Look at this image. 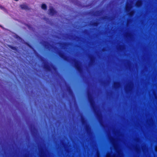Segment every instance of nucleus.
<instances>
[{
    "mask_svg": "<svg viewBox=\"0 0 157 157\" xmlns=\"http://www.w3.org/2000/svg\"><path fill=\"white\" fill-rule=\"evenodd\" d=\"M122 47V45H121L120 46V48H121V47Z\"/></svg>",
    "mask_w": 157,
    "mask_h": 157,
    "instance_id": "26",
    "label": "nucleus"
},
{
    "mask_svg": "<svg viewBox=\"0 0 157 157\" xmlns=\"http://www.w3.org/2000/svg\"><path fill=\"white\" fill-rule=\"evenodd\" d=\"M44 42L46 43H47V44H49V43L47 41H44Z\"/></svg>",
    "mask_w": 157,
    "mask_h": 157,
    "instance_id": "24",
    "label": "nucleus"
},
{
    "mask_svg": "<svg viewBox=\"0 0 157 157\" xmlns=\"http://www.w3.org/2000/svg\"><path fill=\"white\" fill-rule=\"evenodd\" d=\"M52 67L53 69L54 70H56V67L55 66H54L53 65H52Z\"/></svg>",
    "mask_w": 157,
    "mask_h": 157,
    "instance_id": "18",
    "label": "nucleus"
},
{
    "mask_svg": "<svg viewBox=\"0 0 157 157\" xmlns=\"http://www.w3.org/2000/svg\"><path fill=\"white\" fill-rule=\"evenodd\" d=\"M94 57L93 56H91L90 58V62L91 63H93L94 61Z\"/></svg>",
    "mask_w": 157,
    "mask_h": 157,
    "instance_id": "14",
    "label": "nucleus"
},
{
    "mask_svg": "<svg viewBox=\"0 0 157 157\" xmlns=\"http://www.w3.org/2000/svg\"><path fill=\"white\" fill-rule=\"evenodd\" d=\"M48 45L47 44H44V46L45 47L47 48V46Z\"/></svg>",
    "mask_w": 157,
    "mask_h": 157,
    "instance_id": "22",
    "label": "nucleus"
},
{
    "mask_svg": "<svg viewBox=\"0 0 157 157\" xmlns=\"http://www.w3.org/2000/svg\"><path fill=\"white\" fill-rule=\"evenodd\" d=\"M49 14L52 16H53L57 13V12L54 10L53 7L50 8L49 10Z\"/></svg>",
    "mask_w": 157,
    "mask_h": 157,
    "instance_id": "4",
    "label": "nucleus"
},
{
    "mask_svg": "<svg viewBox=\"0 0 157 157\" xmlns=\"http://www.w3.org/2000/svg\"><path fill=\"white\" fill-rule=\"evenodd\" d=\"M40 57L41 61H44L45 60V59L44 57L41 56H40Z\"/></svg>",
    "mask_w": 157,
    "mask_h": 157,
    "instance_id": "17",
    "label": "nucleus"
},
{
    "mask_svg": "<svg viewBox=\"0 0 157 157\" xmlns=\"http://www.w3.org/2000/svg\"><path fill=\"white\" fill-rule=\"evenodd\" d=\"M81 121L82 124L84 125L86 124V121L84 117H81Z\"/></svg>",
    "mask_w": 157,
    "mask_h": 157,
    "instance_id": "10",
    "label": "nucleus"
},
{
    "mask_svg": "<svg viewBox=\"0 0 157 157\" xmlns=\"http://www.w3.org/2000/svg\"><path fill=\"white\" fill-rule=\"evenodd\" d=\"M21 8L23 10H29L30 9L28 6L25 4L21 5L20 6Z\"/></svg>",
    "mask_w": 157,
    "mask_h": 157,
    "instance_id": "6",
    "label": "nucleus"
},
{
    "mask_svg": "<svg viewBox=\"0 0 157 157\" xmlns=\"http://www.w3.org/2000/svg\"><path fill=\"white\" fill-rule=\"evenodd\" d=\"M75 61V67L77 70L79 72H81L82 71V69L79 63V61L75 59H74Z\"/></svg>",
    "mask_w": 157,
    "mask_h": 157,
    "instance_id": "2",
    "label": "nucleus"
},
{
    "mask_svg": "<svg viewBox=\"0 0 157 157\" xmlns=\"http://www.w3.org/2000/svg\"><path fill=\"white\" fill-rule=\"evenodd\" d=\"M155 151L157 152V147H155Z\"/></svg>",
    "mask_w": 157,
    "mask_h": 157,
    "instance_id": "21",
    "label": "nucleus"
},
{
    "mask_svg": "<svg viewBox=\"0 0 157 157\" xmlns=\"http://www.w3.org/2000/svg\"><path fill=\"white\" fill-rule=\"evenodd\" d=\"M41 8L45 10H46L47 9V6L45 4H43L41 6Z\"/></svg>",
    "mask_w": 157,
    "mask_h": 157,
    "instance_id": "11",
    "label": "nucleus"
},
{
    "mask_svg": "<svg viewBox=\"0 0 157 157\" xmlns=\"http://www.w3.org/2000/svg\"><path fill=\"white\" fill-rule=\"evenodd\" d=\"M131 8V7L127 5L125 7V10L127 12H128L130 11V10Z\"/></svg>",
    "mask_w": 157,
    "mask_h": 157,
    "instance_id": "12",
    "label": "nucleus"
},
{
    "mask_svg": "<svg viewBox=\"0 0 157 157\" xmlns=\"http://www.w3.org/2000/svg\"><path fill=\"white\" fill-rule=\"evenodd\" d=\"M143 1L142 0H139L136 2V6L137 7H140L142 5Z\"/></svg>",
    "mask_w": 157,
    "mask_h": 157,
    "instance_id": "5",
    "label": "nucleus"
},
{
    "mask_svg": "<svg viewBox=\"0 0 157 157\" xmlns=\"http://www.w3.org/2000/svg\"><path fill=\"white\" fill-rule=\"evenodd\" d=\"M63 44L65 45H67V44H68V45H69L70 44V43H63Z\"/></svg>",
    "mask_w": 157,
    "mask_h": 157,
    "instance_id": "20",
    "label": "nucleus"
},
{
    "mask_svg": "<svg viewBox=\"0 0 157 157\" xmlns=\"http://www.w3.org/2000/svg\"><path fill=\"white\" fill-rule=\"evenodd\" d=\"M88 100L90 103V105L93 109L95 113H96L99 121H100L101 118V116L100 114L98 113L95 107V104L91 93H88Z\"/></svg>",
    "mask_w": 157,
    "mask_h": 157,
    "instance_id": "1",
    "label": "nucleus"
},
{
    "mask_svg": "<svg viewBox=\"0 0 157 157\" xmlns=\"http://www.w3.org/2000/svg\"><path fill=\"white\" fill-rule=\"evenodd\" d=\"M68 90L69 91L70 93H72V90L71 89V88L70 87H69V88L68 89Z\"/></svg>",
    "mask_w": 157,
    "mask_h": 157,
    "instance_id": "19",
    "label": "nucleus"
},
{
    "mask_svg": "<svg viewBox=\"0 0 157 157\" xmlns=\"http://www.w3.org/2000/svg\"><path fill=\"white\" fill-rule=\"evenodd\" d=\"M29 46L31 48H32V47L30 45H29Z\"/></svg>",
    "mask_w": 157,
    "mask_h": 157,
    "instance_id": "23",
    "label": "nucleus"
},
{
    "mask_svg": "<svg viewBox=\"0 0 157 157\" xmlns=\"http://www.w3.org/2000/svg\"><path fill=\"white\" fill-rule=\"evenodd\" d=\"M134 13V11L133 10H132L129 13L128 15L132 17Z\"/></svg>",
    "mask_w": 157,
    "mask_h": 157,
    "instance_id": "15",
    "label": "nucleus"
},
{
    "mask_svg": "<svg viewBox=\"0 0 157 157\" xmlns=\"http://www.w3.org/2000/svg\"><path fill=\"white\" fill-rule=\"evenodd\" d=\"M107 157H111L109 155H108L107 156Z\"/></svg>",
    "mask_w": 157,
    "mask_h": 157,
    "instance_id": "25",
    "label": "nucleus"
},
{
    "mask_svg": "<svg viewBox=\"0 0 157 157\" xmlns=\"http://www.w3.org/2000/svg\"><path fill=\"white\" fill-rule=\"evenodd\" d=\"M119 84V83L117 82H115L114 83V86L115 87H117Z\"/></svg>",
    "mask_w": 157,
    "mask_h": 157,
    "instance_id": "16",
    "label": "nucleus"
},
{
    "mask_svg": "<svg viewBox=\"0 0 157 157\" xmlns=\"http://www.w3.org/2000/svg\"><path fill=\"white\" fill-rule=\"evenodd\" d=\"M15 1H18V0H14Z\"/></svg>",
    "mask_w": 157,
    "mask_h": 157,
    "instance_id": "27",
    "label": "nucleus"
},
{
    "mask_svg": "<svg viewBox=\"0 0 157 157\" xmlns=\"http://www.w3.org/2000/svg\"><path fill=\"white\" fill-rule=\"evenodd\" d=\"M86 129L87 133H89L90 131V128L88 125H86Z\"/></svg>",
    "mask_w": 157,
    "mask_h": 157,
    "instance_id": "8",
    "label": "nucleus"
},
{
    "mask_svg": "<svg viewBox=\"0 0 157 157\" xmlns=\"http://www.w3.org/2000/svg\"><path fill=\"white\" fill-rule=\"evenodd\" d=\"M99 24V23L98 21L94 22L92 23L91 25L94 26H97Z\"/></svg>",
    "mask_w": 157,
    "mask_h": 157,
    "instance_id": "9",
    "label": "nucleus"
},
{
    "mask_svg": "<svg viewBox=\"0 0 157 157\" xmlns=\"http://www.w3.org/2000/svg\"><path fill=\"white\" fill-rule=\"evenodd\" d=\"M44 67L47 71H51V68L50 66L46 64H44Z\"/></svg>",
    "mask_w": 157,
    "mask_h": 157,
    "instance_id": "7",
    "label": "nucleus"
},
{
    "mask_svg": "<svg viewBox=\"0 0 157 157\" xmlns=\"http://www.w3.org/2000/svg\"><path fill=\"white\" fill-rule=\"evenodd\" d=\"M9 48L12 49L13 50L17 51V48L15 47H14L12 46L11 45H10L9 46Z\"/></svg>",
    "mask_w": 157,
    "mask_h": 157,
    "instance_id": "13",
    "label": "nucleus"
},
{
    "mask_svg": "<svg viewBox=\"0 0 157 157\" xmlns=\"http://www.w3.org/2000/svg\"><path fill=\"white\" fill-rule=\"evenodd\" d=\"M59 56L62 59L65 61H68V57L65 56L63 52H59L58 53Z\"/></svg>",
    "mask_w": 157,
    "mask_h": 157,
    "instance_id": "3",
    "label": "nucleus"
}]
</instances>
